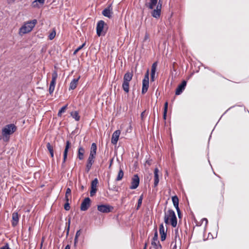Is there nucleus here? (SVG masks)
<instances>
[{"label":"nucleus","mask_w":249,"mask_h":249,"mask_svg":"<svg viewBox=\"0 0 249 249\" xmlns=\"http://www.w3.org/2000/svg\"><path fill=\"white\" fill-rule=\"evenodd\" d=\"M172 200L174 206L178 205V198L177 196H175L172 197Z\"/></svg>","instance_id":"obj_29"},{"label":"nucleus","mask_w":249,"mask_h":249,"mask_svg":"<svg viewBox=\"0 0 249 249\" xmlns=\"http://www.w3.org/2000/svg\"><path fill=\"white\" fill-rule=\"evenodd\" d=\"M149 88V71H147L145 74L144 77L142 80V94L145 93Z\"/></svg>","instance_id":"obj_7"},{"label":"nucleus","mask_w":249,"mask_h":249,"mask_svg":"<svg viewBox=\"0 0 249 249\" xmlns=\"http://www.w3.org/2000/svg\"><path fill=\"white\" fill-rule=\"evenodd\" d=\"M121 132L119 130H116L113 133L111 138V143L113 144H116L118 141Z\"/></svg>","instance_id":"obj_15"},{"label":"nucleus","mask_w":249,"mask_h":249,"mask_svg":"<svg viewBox=\"0 0 249 249\" xmlns=\"http://www.w3.org/2000/svg\"><path fill=\"white\" fill-rule=\"evenodd\" d=\"M37 1L40 4H44L45 0H36L35 1Z\"/></svg>","instance_id":"obj_47"},{"label":"nucleus","mask_w":249,"mask_h":249,"mask_svg":"<svg viewBox=\"0 0 249 249\" xmlns=\"http://www.w3.org/2000/svg\"><path fill=\"white\" fill-rule=\"evenodd\" d=\"M56 35V32L54 30L51 33H50L49 35V38L50 40H53Z\"/></svg>","instance_id":"obj_31"},{"label":"nucleus","mask_w":249,"mask_h":249,"mask_svg":"<svg viewBox=\"0 0 249 249\" xmlns=\"http://www.w3.org/2000/svg\"><path fill=\"white\" fill-rule=\"evenodd\" d=\"M95 158V157H94L89 156L86 167V170L87 172H89L91 168L92 165L94 162V160Z\"/></svg>","instance_id":"obj_12"},{"label":"nucleus","mask_w":249,"mask_h":249,"mask_svg":"<svg viewBox=\"0 0 249 249\" xmlns=\"http://www.w3.org/2000/svg\"><path fill=\"white\" fill-rule=\"evenodd\" d=\"M149 38V35L148 34L146 33L145 36H144V40H146L147 39H148Z\"/></svg>","instance_id":"obj_46"},{"label":"nucleus","mask_w":249,"mask_h":249,"mask_svg":"<svg viewBox=\"0 0 249 249\" xmlns=\"http://www.w3.org/2000/svg\"><path fill=\"white\" fill-rule=\"evenodd\" d=\"M179 218L181 217V212H177Z\"/></svg>","instance_id":"obj_53"},{"label":"nucleus","mask_w":249,"mask_h":249,"mask_svg":"<svg viewBox=\"0 0 249 249\" xmlns=\"http://www.w3.org/2000/svg\"><path fill=\"white\" fill-rule=\"evenodd\" d=\"M64 209L66 211H69L70 209V206L69 202H66L64 205Z\"/></svg>","instance_id":"obj_38"},{"label":"nucleus","mask_w":249,"mask_h":249,"mask_svg":"<svg viewBox=\"0 0 249 249\" xmlns=\"http://www.w3.org/2000/svg\"><path fill=\"white\" fill-rule=\"evenodd\" d=\"M17 129V126L14 124H7L2 129V136L7 137V136L14 133Z\"/></svg>","instance_id":"obj_6"},{"label":"nucleus","mask_w":249,"mask_h":249,"mask_svg":"<svg viewBox=\"0 0 249 249\" xmlns=\"http://www.w3.org/2000/svg\"><path fill=\"white\" fill-rule=\"evenodd\" d=\"M81 190H83L84 189V186L83 185L81 186Z\"/></svg>","instance_id":"obj_54"},{"label":"nucleus","mask_w":249,"mask_h":249,"mask_svg":"<svg viewBox=\"0 0 249 249\" xmlns=\"http://www.w3.org/2000/svg\"><path fill=\"white\" fill-rule=\"evenodd\" d=\"M151 245L155 249H161L162 248L159 240L152 241Z\"/></svg>","instance_id":"obj_23"},{"label":"nucleus","mask_w":249,"mask_h":249,"mask_svg":"<svg viewBox=\"0 0 249 249\" xmlns=\"http://www.w3.org/2000/svg\"><path fill=\"white\" fill-rule=\"evenodd\" d=\"M70 222H71V219L69 218V220H68V227H67V232H66L67 235H68L69 233ZM66 224H67V223H66Z\"/></svg>","instance_id":"obj_37"},{"label":"nucleus","mask_w":249,"mask_h":249,"mask_svg":"<svg viewBox=\"0 0 249 249\" xmlns=\"http://www.w3.org/2000/svg\"><path fill=\"white\" fill-rule=\"evenodd\" d=\"M145 115H146V111H143V112H142V113L141 114V117L142 120H143L144 116Z\"/></svg>","instance_id":"obj_43"},{"label":"nucleus","mask_w":249,"mask_h":249,"mask_svg":"<svg viewBox=\"0 0 249 249\" xmlns=\"http://www.w3.org/2000/svg\"><path fill=\"white\" fill-rule=\"evenodd\" d=\"M18 220L19 216L18 213L17 212H14L12 214V226L14 227L16 226L18 224Z\"/></svg>","instance_id":"obj_18"},{"label":"nucleus","mask_w":249,"mask_h":249,"mask_svg":"<svg viewBox=\"0 0 249 249\" xmlns=\"http://www.w3.org/2000/svg\"><path fill=\"white\" fill-rule=\"evenodd\" d=\"M112 10L111 5H109L107 8H105L102 11V14L106 17L111 18L112 17Z\"/></svg>","instance_id":"obj_14"},{"label":"nucleus","mask_w":249,"mask_h":249,"mask_svg":"<svg viewBox=\"0 0 249 249\" xmlns=\"http://www.w3.org/2000/svg\"><path fill=\"white\" fill-rule=\"evenodd\" d=\"M124 172L123 171V170L122 169H120L119 171V173H118V176L117 177V178L116 179V180L117 181H119V180H121L123 177H124Z\"/></svg>","instance_id":"obj_25"},{"label":"nucleus","mask_w":249,"mask_h":249,"mask_svg":"<svg viewBox=\"0 0 249 249\" xmlns=\"http://www.w3.org/2000/svg\"><path fill=\"white\" fill-rule=\"evenodd\" d=\"M37 20L33 19L25 23L19 29V33L22 34H27L31 32L35 26Z\"/></svg>","instance_id":"obj_3"},{"label":"nucleus","mask_w":249,"mask_h":249,"mask_svg":"<svg viewBox=\"0 0 249 249\" xmlns=\"http://www.w3.org/2000/svg\"><path fill=\"white\" fill-rule=\"evenodd\" d=\"M54 88H55V86H50L49 87V92L50 94H52L54 90Z\"/></svg>","instance_id":"obj_39"},{"label":"nucleus","mask_w":249,"mask_h":249,"mask_svg":"<svg viewBox=\"0 0 249 249\" xmlns=\"http://www.w3.org/2000/svg\"><path fill=\"white\" fill-rule=\"evenodd\" d=\"M145 6L149 9L153 10L151 12L152 16L157 19L160 18L162 3L160 0L158 2V0H149V2L145 3Z\"/></svg>","instance_id":"obj_1"},{"label":"nucleus","mask_w":249,"mask_h":249,"mask_svg":"<svg viewBox=\"0 0 249 249\" xmlns=\"http://www.w3.org/2000/svg\"><path fill=\"white\" fill-rule=\"evenodd\" d=\"M80 78V76H79L77 78H74L71 81L69 88V90H73L76 88Z\"/></svg>","instance_id":"obj_17"},{"label":"nucleus","mask_w":249,"mask_h":249,"mask_svg":"<svg viewBox=\"0 0 249 249\" xmlns=\"http://www.w3.org/2000/svg\"><path fill=\"white\" fill-rule=\"evenodd\" d=\"M98 183V180L97 178H95L91 182V188H96L97 185Z\"/></svg>","instance_id":"obj_27"},{"label":"nucleus","mask_w":249,"mask_h":249,"mask_svg":"<svg viewBox=\"0 0 249 249\" xmlns=\"http://www.w3.org/2000/svg\"><path fill=\"white\" fill-rule=\"evenodd\" d=\"M146 245H147V244H146V243H145V244L144 247V249H146Z\"/></svg>","instance_id":"obj_56"},{"label":"nucleus","mask_w":249,"mask_h":249,"mask_svg":"<svg viewBox=\"0 0 249 249\" xmlns=\"http://www.w3.org/2000/svg\"><path fill=\"white\" fill-rule=\"evenodd\" d=\"M158 240V234L157 229H156V231L154 233V235L152 241H156Z\"/></svg>","instance_id":"obj_36"},{"label":"nucleus","mask_w":249,"mask_h":249,"mask_svg":"<svg viewBox=\"0 0 249 249\" xmlns=\"http://www.w3.org/2000/svg\"><path fill=\"white\" fill-rule=\"evenodd\" d=\"M71 116L74 118L76 121H78L80 120V116L79 115L78 112L77 111L72 112L71 113Z\"/></svg>","instance_id":"obj_24"},{"label":"nucleus","mask_w":249,"mask_h":249,"mask_svg":"<svg viewBox=\"0 0 249 249\" xmlns=\"http://www.w3.org/2000/svg\"><path fill=\"white\" fill-rule=\"evenodd\" d=\"M157 62H154L152 65V68H151V71L153 72H156V68H157Z\"/></svg>","instance_id":"obj_34"},{"label":"nucleus","mask_w":249,"mask_h":249,"mask_svg":"<svg viewBox=\"0 0 249 249\" xmlns=\"http://www.w3.org/2000/svg\"><path fill=\"white\" fill-rule=\"evenodd\" d=\"M46 147L49 152L53 151V147L51 145L50 142H48Z\"/></svg>","instance_id":"obj_33"},{"label":"nucleus","mask_w":249,"mask_h":249,"mask_svg":"<svg viewBox=\"0 0 249 249\" xmlns=\"http://www.w3.org/2000/svg\"><path fill=\"white\" fill-rule=\"evenodd\" d=\"M159 169L157 168H156L154 170V186L156 187L159 182Z\"/></svg>","instance_id":"obj_19"},{"label":"nucleus","mask_w":249,"mask_h":249,"mask_svg":"<svg viewBox=\"0 0 249 249\" xmlns=\"http://www.w3.org/2000/svg\"><path fill=\"white\" fill-rule=\"evenodd\" d=\"M186 84L187 82L185 80L183 81L178 86L176 90V94L177 95H180L185 89Z\"/></svg>","instance_id":"obj_11"},{"label":"nucleus","mask_w":249,"mask_h":249,"mask_svg":"<svg viewBox=\"0 0 249 249\" xmlns=\"http://www.w3.org/2000/svg\"><path fill=\"white\" fill-rule=\"evenodd\" d=\"M202 221H204V222H206V224H207L208 223V220L207 218H203L202 219Z\"/></svg>","instance_id":"obj_52"},{"label":"nucleus","mask_w":249,"mask_h":249,"mask_svg":"<svg viewBox=\"0 0 249 249\" xmlns=\"http://www.w3.org/2000/svg\"><path fill=\"white\" fill-rule=\"evenodd\" d=\"M97 145L95 143H92L91 145L90 151L89 156L95 157L96 155Z\"/></svg>","instance_id":"obj_20"},{"label":"nucleus","mask_w":249,"mask_h":249,"mask_svg":"<svg viewBox=\"0 0 249 249\" xmlns=\"http://www.w3.org/2000/svg\"><path fill=\"white\" fill-rule=\"evenodd\" d=\"M176 208V209L177 211V212H180V210H179V208L178 207V205H175L174 206Z\"/></svg>","instance_id":"obj_48"},{"label":"nucleus","mask_w":249,"mask_h":249,"mask_svg":"<svg viewBox=\"0 0 249 249\" xmlns=\"http://www.w3.org/2000/svg\"><path fill=\"white\" fill-rule=\"evenodd\" d=\"M67 106H68V105H66L60 108V109L59 110L58 114H57L58 116H61L62 113L65 112L66 109L67 107Z\"/></svg>","instance_id":"obj_30"},{"label":"nucleus","mask_w":249,"mask_h":249,"mask_svg":"<svg viewBox=\"0 0 249 249\" xmlns=\"http://www.w3.org/2000/svg\"><path fill=\"white\" fill-rule=\"evenodd\" d=\"M71 249V247L69 245H67L65 248V249Z\"/></svg>","instance_id":"obj_51"},{"label":"nucleus","mask_w":249,"mask_h":249,"mask_svg":"<svg viewBox=\"0 0 249 249\" xmlns=\"http://www.w3.org/2000/svg\"><path fill=\"white\" fill-rule=\"evenodd\" d=\"M140 183V178L137 174H135L133 176L132 178L131 185L129 187L130 189H136Z\"/></svg>","instance_id":"obj_9"},{"label":"nucleus","mask_w":249,"mask_h":249,"mask_svg":"<svg viewBox=\"0 0 249 249\" xmlns=\"http://www.w3.org/2000/svg\"><path fill=\"white\" fill-rule=\"evenodd\" d=\"M61 166H62V167H65V163H63V161H62V163Z\"/></svg>","instance_id":"obj_55"},{"label":"nucleus","mask_w":249,"mask_h":249,"mask_svg":"<svg viewBox=\"0 0 249 249\" xmlns=\"http://www.w3.org/2000/svg\"><path fill=\"white\" fill-rule=\"evenodd\" d=\"M78 237H75H75H74V245L75 247L76 246V244H77V243L78 242Z\"/></svg>","instance_id":"obj_44"},{"label":"nucleus","mask_w":249,"mask_h":249,"mask_svg":"<svg viewBox=\"0 0 249 249\" xmlns=\"http://www.w3.org/2000/svg\"><path fill=\"white\" fill-rule=\"evenodd\" d=\"M132 77L133 73L129 71L126 72L124 76L122 88L126 93L129 91V82L132 80Z\"/></svg>","instance_id":"obj_4"},{"label":"nucleus","mask_w":249,"mask_h":249,"mask_svg":"<svg viewBox=\"0 0 249 249\" xmlns=\"http://www.w3.org/2000/svg\"><path fill=\"white\" fill-rule=\"evenodd\" d=\"M90 199L89 197H86L82 202L80 210L82 211H87L90 205Z\"/></svg>","instance_id":"obj_10"},{"label":"nucleus","mask_w":249,"mask_h":249,"mask_svg":"<svg viewBox=\"0 0 249 249\" xmlns=\"http://www.w3.org/2000/svg\"><path fill=\"white\" fill-rule=\"evenodd\" d=\"M113 209V207L109 205L102 204L97 206V210L103 213H109L112 212Z\"/></svg>","instance_id":"obj_8"},{"label":"nucleus","mask_w":249,"mask_h":249,"mask_svg":"<svg viewBox=\"0 0 249 249\" xmlns=\"http://www.w3.org/2000/svg\"><path fill=\"white\" fill-rule=\"evenodd\" d=\"M107 28L108 26L105 23L104 21L102 20H99L96 26V33L98 36H104L106 33V29Z\"/></svg>","instance_id":"obj_5"},{"label":"nucleus","mask_w":249,"mask_h":249,"mask_svg":"<svg viewBox=\"0 0 249 249\" xmlns=\"http://www.w3.org/2000/svg\"><path fill=\"white\" fill-rule=\"evenodd\" d=\"M167 109H168V102H166L164 104L163 115V118L164 120H165L166 118Z\"/></svg>","instance_id":"obj_26"},{"label":"nucleus","mask_w":249,"mask_h":249,"mask_svg":"<svg viewBox=\"0 0 249 249\" xmlns=\"http://www.w3.org/2000/svg\"><path fill=\"white\" fill-rule=\"evenodd\" d=\"M80 234H81V230H79L76 231L75 236L78 237L80 236Z\"/></svg>","instance_id":"obj_45"},{"label":"nucleus","mask_w":249,"mask_h":249,"mask_svg":"<svg viewBox=\"0 0 249 249\" xmlns=\"http://www.w3.org/2000/svg\"><path fill=\"white\" fill-rule=\"evenodd\" d=\"M0 249H11L9 248L8 244L6 243L4 246L1 247Z\"/></svg>","instance_id":"obj_40"},{"label":"nucleus","mask_w":249,"mask_h":249,"mask_svg":"<svg viewBox=\"0 0 249 249\" xmlns=\"http://www.w3.org/2000/svg\"><path fill=\"white\" fill-rule=\"evenodd\" d=\"M85 153V149L82 146L78 148L77 158L80 160H82L84 159V154Z\"/></svg>","instance_id":"obj_21"},{"label":"nucleus","mask_w":249,"mask_h":249,"mask_svg":"<svg viewBox=\"0 0 249 249\" xmlns=\"http://www.w3.org/2000/svg\"><path fill=\"white\" fill-rule=\"evenodd\" d=\"M159 232L161 235V240L162 241L165 240L166 237V232L167 230H165L163 225L162 223L160 224L159 228Z\"/></svg>","instance_id":"obj_16"},{"label":"nucleus","mask_w":249,"mask_h":249,"mask_svg":"<svg viewBox=\"0 0 249 249\" xmlns=\"http://www.w3.org/2000/svg\"><path fill=\"white\" fill-rule=\"evenodd\" d=\"M155 72H153L151 71V80L152 81H154L155 78Z\"/></svg>","instance_id":"obj_41"},{"label":"nucleus","mask_w":249,"mask_h":249,"mask_svg":"<svg viewBox=\"0 0 249 249\" xmlns=\"http://www.w3.org/2000/svg\"><path fill=\"white\" fill-rule=\"evenodd\" d=\"M50 154L51 155V157L53 158L54 156L53 151L50 152Z\"/></svg>","instance_id":"obj_50"},{"label":"nucleus","mask_w":249,"mask_h":249,"mask_svg":"<svg viewBox=\"0 0 249 249\" xmlns=\"http://www.w3.org/2000/svg\"><path fill=\"white\" fill-rule=\"evenodd\" d=\"M170 219L172 227H176L177 225V218L175 212L172 210H169L165 212L164 221L166 224H169Z\"/></svg>","instance_id":"obj_2"},{"label":"nucleus","mask_w":249,"mask_h":249,"mask_svg":"<svg viewBox=\"0 0 249 249\" xmlns=\"http://www.w3.org/2000/svg\"><path fill=\"white\" fill-rule=\"evenodd\" d=\"M65 199L66 202H69L68 196H66L65 195Z\"/></svg>","instance_id":"obj_49"},{"label":"nucleus","mask_w":249,"mask_h":249,"mask_svg":"<svg viewBox=\"0 0 249 249\" xmlns=\"http://www.w3.org/2000/svg\"><path fill=\"white\" fill-rule=\"evenodd\" d=\"M142 199H143V195H142L140 197H139V198L138 199V204H137V210H138L140 207H141L142 204Z\"/></svg>","instance_id":"obj_28"},{"label":"nucleus","mask_w":249,"mask_h":249,"mask_svg":"<svg viewBox=\"0 0 249 249\" xmlns=\"http://www.w3.org/2000/svg\"><path fill=\"white\" fill-rule=\"evenodd\" d=\"M57 76V71H54L52 73V78L50 86H55Z\"/></svg>","instance_id":"obj_22"},{"label":"nucleus","mask_w":249,"mask_h":249,"mask_svg":"<svg viewBox=\"0 0 249 249\" xmlns=\"http://www.w3.org/2000/svg\"><path fill=\"white\" fill-rule=\"evenodd\" d=\"M97 191V188H91L90 192V196H93L95 195L96 192Z\"/></svg>","instance_id":"obj_35"},{"label":"nucleus","mask_w":249,"mask_h":249,"mask_svg":"<svg viewBox=\"0 0 249 249\" xmlns=\"http://www.w3.org/2000/svg\"><path fill=\"white\" fill-rule=\"evenodd\" d=\"M71 189L70 188H68L66 190V196H68V195H71Z\"/></svg>","instance_id":"obj_42"},{"label":"nucleus","mask_w":249,"mask_h":249,"mask_svg":"<svg viewBox=\"0 0 249 249\" xmlns=\"http://www.w3.org/2000/svg\"><path fill=\"white\" fill-rule=\"evenodd\" d=\"M86 43H84L82 45L78 47L73 52V54H76L78 51L82 49L85 45Z\"/></svg>","instance_id":"obj_32"},{"label":"nucleus","mask_w":249,"mask_h":249,"mask_svg":"<svg viewBox=\"0 0 249 249\" xmlns=\"http://www.w3.org/2000/svg\"><path fill=\"white\" fill-rule=\"evenodd\" d=\"M71 142L69 141H67L66 142V146H65L64 153H63V163H65L66 160L67 158L68 152L69 149L71 147Z\"/></svg>","instance_id":"obj_13"}]
</instances>
